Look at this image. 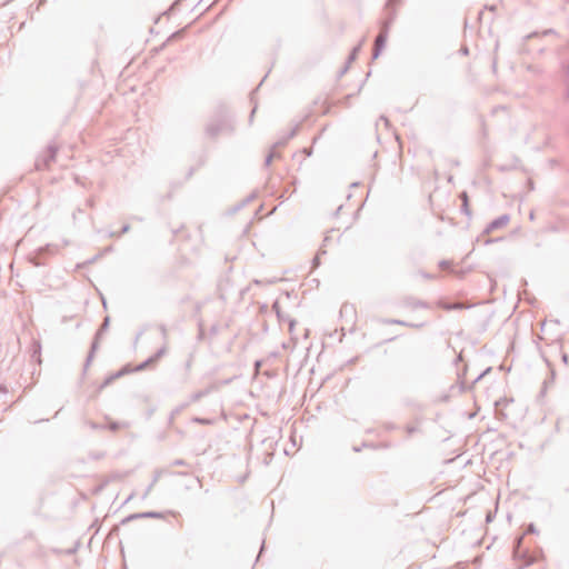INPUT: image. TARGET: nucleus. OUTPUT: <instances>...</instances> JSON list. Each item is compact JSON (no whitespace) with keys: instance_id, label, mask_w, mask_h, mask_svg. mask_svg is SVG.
<instances>
[{"instance_id":"f257e3e1","label":"nucleus","mask_w":569,"mask_h":569,"mask_svg":"<svg viewBox=\"0 0 569 569\" xmlns=\"http://www.w3.org/2000/svg\"><path fill=\"white\" fill-rule=\"evenodd\" d=\"M385 11H386V17L381 23L380 31L375 39V44H373V49H372V59L373 60L380 56L382 49L385 48L387 39H388V34H389V29L397 17L395 6H392L389 9H387V7L385 6Z\"/></svg>"},{"instance_id":"f03ea898","label":"nucleus","mask_w":569,"mask_h":569,"mask_svg":"<svg viewBox=\"0 0 569 569\" xmlns=\"http://www.w3.org/2000/svg\"><path fill=\"white\" fill-rule=\"evenodd\" d=\"M232 126L227 110L220 109L208 122L206 133L210 138H217L222 132H231Z\"/></svg>"},{"instance_id":"7ed1b4c3","label":"nucleus","mask_w":569,"mask_h":569,"mask_svg":"<svg viewBox=\"0 0 569 569\" xmlns=\"http://www.w3.org/2000/svg\"><path fill=\"white\" fill-rule=\"evenodd\" d=\"M523 536H519L515 539L512 546V557L517 562L518 569H523L533 563L535 558L527 550H522Z\"/></svg>"},{"instance_id":"20e7f679","label":"nucleus","mask_w":569,"mask_h":569,"mask_svg":"<svg viewBox=\"0 0 569 569\" xmlns=\"http://www.w3.org/2000/svg\"><path fill=\"white\" fill-rule=\"evenodd\" d=\"M58 149L59 148L56 143H50L43 151V153L36 159V170H49L51 168V164L56 161Z\"/></svg>"},{"instance_id":"39448f33","label":"nucleus","mask_w":569,"mask_h":569,"mask_svg":"<svg viewBox=\"0 0 569 569\" xmlns=\"http://www.w3.org/2000/svg\"><path fill=\"white\" fill-rule=\"evenodd\" d=\"M560 72V100L563 104H569V59L561 60L559 63Z\"/></svg>"},{"instance_id":"423d86ee","label":"nucleus","mask_w":569,"mask_h":569,"mask_svg":"<svg viewBox=\"0 0 569 569\" xmlns=\"http://www.w3.org/2000/svg\"><path fill=\"white\" fill-rule=\"evenodd\" d=\"M109 323H110V318L107 316V317L103 319V321H102V323H101V326H100L99 330H98V331L96 332V335H94L93 341H92V343H91V347H90L89 353H88V356H87V359H86V362H84V366H83V370H84V371L89 368V366H90L91 361L93 360V358H94V353H96V351H97V350H98V348H99V340H100V338L102 337V335L108 330V328H109Z\"/></svg>"},{"instance_id":"0eeeda50","label":"nucleus","mask_w":569,"mask_h":569,"mask_svg":"<svg viewBox=\"0 0 569 569\" xmlns=\"http://www.w3.org/2000/svg\"><path fill=\"white\" fill-rule=\"evenodd\" d=\"M142 371V362L138 365L127 363L121 369L116 371L114 373H111L106 378L103 383L100 386V388H104L109 385H111L114 380L120 379L127 375H130L132 372H140Z\"/></svg>"},{"instance_id":"6e6552de","label":"nucleus","mask_w":569,"mask_h":569,"mask_svg":"<svg viewBox=\"0 0 569 569\" xmlns=\"http://www.w3.org/2000/svg\"><path fill=\"white\" fill-rule=\"evenodd\" d=\"M159 330L162 336L163 343L151 357L144 359V369L153 367L157 361L167 353V329L164 326H160Z\"/></svg>"},{"instance_id":"1a4fd4ad","label":"nucleus","mask_w":569,"mask_h":569,"mask_svg":"<svg viewBox=\"0 0 569 569\" xmlns=\"http://www.w3.org/2000/svg\"><path fill=\"white\" fill-rule=\"evenodd\" d=\"M509 220H510L509 214H501L500 217H498V218L493 219L491 222H489L487 224V227L485 228L483 232L490 233L493 230L503 228L505 226H507Z\"/></svg>"},{"instance_id":"9d476101","label":"nucleus","mask_w":569,"mask_h":569,"mask_svg":"<svg viewBox=\"0 0 569 569\" xmlns=\"http://www.w3.org/2000/svg\"><path fill=\"white\" fill-rule=\"evenodd\" d=\"M299 128L300 123H296V126L288 133L279 137L271 148L276 150L277 148L284 147L288 143V141L297 134Z\"/></svg>"},{"instance_id":"9b49d317","label":"nucleus","mask_w":569,"mask_h":569,"mask_svg":"<svg viewBox=\"0 0 569 569\" xmlns=\"http://www.w3.org/2000/svg\"><path fill=\"white\" fill-rule=\"evenodd\" d=\"M403 306L410 309H428L430 305L423 300L417 299L415 297H406L402 301Z\"/></svg>"},{"instance_id":"f8f14e48","label":"nucleus","mask_w":569,"mask_h":569,"mask_svg":"<svg viewBox=\"0 0 569 569\" xmlns=\"http://www.w3.org/2000/svg\"><path fill=\"white\" fill-rule=\"evenodd\" d=\"M437 306L446 311H453V310H461L465 308H469L468 306H465L462 302H447L443 300H439L437 302Z\"/></svg>"},{"instance_id":"ddd939ff","label":"nucleus","mask_w":569,"mask_h":569,"mask_svg":"<svg viewBox=\"0 0 569 569\" xmlns=\"http://www.w3.org/2000/svg\"><path fill=\"white\" fill-rule=\"evenodd\" d=\"M174 513L172 511H144V518L150 519H167L168 517H173Z\"/></svg>"},{"instance_id":"4468645a","label":"nucleus","mask_w":569,"mask_h":569,"mask_svg":"<svg viewBox=\"0 0 569 569\" xmlns=\"http://www.w3.org/2000/svg\"><path fill=\"white\" fill-rule=\"evenodd\" d=\"M557 34H558V32H557L555 29L549 28V29H545V30H543V31H541V32H538V31L531 32V33L527 34V36L523 38V40H525V41H527V40H529V39H532V38H535V37H539V36H543V37H546V36H557Z\"/></svg>"},{"instance_id":"2eb2a0df","label":"nucleus","mask_w":569,"mask_h":569,"mask_svg":"<svg viewBox=\"0 0 569 569\" xmlns=\"http://www.w3.org/2000/svg\"><path fill=\"white\" fill-rule=\"evenodd\" d=\"M383 323L398 325V326L410 327V328H419L421 326V325L410 323V322H407V321L400 320V319H386V320H383Z\"/></svg>"},{"instance_id":"dca6fc26","label":"nucleus","mask_w":569,"mask_h":569,"mask_svg":"<svg viewBox=\"0 0 569 569\" xmlns=\"http://www.w3.org/2000/svg\"><path fill=\"white\" fill-rule=\"evenodd\" d=\"M212 389H213V387H209V388H206L203 390H199L197 392H193L190 396V401L191 402H198L202 397L208 396L211 392Z\"/></svg>"},{"instance_id":"f3484780","label":"nucleus","mask_w":569,"mask_h":569,"mask_svg":"<svg viewBox=\"0 0 569 569\" xmlns=\"http://www.w3.org/2000/svg\"><path fill=\"white\" fill-rule=\"evenodd\" d=\"M459 198L460 200L462 201V204H461V210L462 212H465L467 216H470L471 212H470V209H469V199H468V194L466 191H462L460 194H459Z\"/></svg>"},{"instance_id":"a211bd4d","label":"nucleus","mask_w":569,"mask_h":569,"mask_svg":"<svg viewBox=\"0 0 569 569\" xmlns=\"http://www.w3.org/2000/svg\"><path fill=\"white\" fill-rule=\"evenodd\" d=\"M360 49H361V43H359L351 50V52L348 57V60H347L348 64H351L357 59Z\"/></svg>"},{"instance_id":"6ab92c4d","label":"nucleus","mask_w":569,"mask_h":569,"mask_svg":"<svg viewBox=\"0 0 569 569\" xmlns=\"http://www.w3.org/2000/svg\"><path fill=\"white\" fill-rule=\"evenodd\" d=\"M552 347L557 348L559 350V352L561 353V361L565 363V365H568L569 362V356L562 351V347L560 343L558 342H553L551 345Z\"/></svg>"},{"instance_id":"aec40b11","label":"nucleus","mask_w":569,"mask_h":569,"mask_svg":"<svg viewBox=\"0 0 569 569\" xmlns=\"http://www.w3.org/2000/svg\"><path fill=\"white\" fill-rule=\"evenodd\" d=\"M40 350H41V347L38 342H34L33 346H32V358H37V360L39 362H41L40 360Z\"/></svg>"},{"instance_id":"412c9836","label":"nucleus","mask_w":569,"mask_h":569,"mask_svg":"<svg viewBox=\"0 0 569 569\" xmlns=\"http://www.w3.org/2000/svg\"><path fill=\"white\" fill-rule=\"evenodd\" d=\"M272 309L274 310V312H276V315H277V317H278V319H279L280 321L286 320L284 316L282 315V312H281V310H280V306H279V302H278V301H274V302L272 303Z\"/></svg>"},{"instance_id":"4be33fe9","label":"nucleus","mask_w":569,"mask_h":569,"mask_svg":"<svg viewBox=\"0 0 569 569\" xmlns=\"http://www.w3.org/2000/svg\"><path fill=\"white\" fill-rule=\"evenodd\" d=\"M139 518H142V513H134V515H131L127 518H124L122 521H121V526L122 527H126L131 520L133 519H139Z\"/></svg>"},{"instance_id":"5701e85b","label":"nucleus","mask_w":569,"mask_h":569,"mask_svg":"<svg viewBox=\"0 0 569 569\" xmlns=\"http://www.w3.org/2000/svg\"><path fill=\"white\" fill-rule=\"evenodd\" d=\"M278 156H279V154H277V153L274 152V149H272V148H271L270 152L268 153V156H267V157H266V159H264V167H269V166H270V163H271V161H272V159H273L274 157H278Z\"/></svg>"},{"instance_id":"b1692460","label":"nucleus","mask_w":569,"mask_h":569,"mask_svg":"<svg viewBox=\"0 0 569 569\" xmlns=\"http://www.w3.org/2000/svg\"><path fill=\"white\" fill-rule=\"evenodd\" d=\"M160 473H161L160 471H159V472H156L152 483H151V485H150V486L144 490V493H143V497H144V498L148 496L150 488H151V487H152V485L157 481V479H158V477L160 476Z\"/></svg>"},{"instance_id":"393cba45","label":"nucleus","mask_w":569,"mask_h":569,"mask_svg":"<svg viewBox=\"0 0 569 569\" xmlns=\"http://www.w3.org/2000/svg\"><path fill=\"white\" fill-rule=\"evenodd\" d=\"M406 431H407L408 436H411V435H413L415 432L418 431V428L415 427V426H407L406 427Z\"/></svg>"},{"instance_id":"a878e982","label":"nucleus","mask_w":569,"mask_h":569,"mask_svg":"<svg viewBox=\"0 0 569 569\" xmlns=\"http://www.w3.org/2000/svg\"><path fill=\"white\" fill-rule=\"evenodd\" d=\"M537 532V529L535 527L533 523H530L528 527H527V530L525 533H536Z\"/></svg>"},{"instance_id":"bb28decb","label":"nucleus","mask_w":569,"mask_h":569,"mask_svg":"<svg viewBox=\"0 0 569 569\" xmlns=\"http://www.w3.org/2000/svg\"><path fill=\"white\" fill-rule=\"evenodd\" d=\"M449 266H450V262H449V261H447V260H441V261L439 262V267H440L441 269H447Z\"/></svg>"},{"instance_id":"cd10ccee","label":"nucleus","mask_w":569,"mask_h":569,"mask_svg":"<svg viewBox=\"0 0 569 569\" xmlns=\"http://www.w3.org/2000/svg\"><path fill=\"white\" fill-rule=\"evenodd\" d=\"M218 332H219V326L218 325L211 326L210 333L211 335H217Z\"/></svg>"},{"instance_id":"c85d7f7f","label":"nucleus","mask_w":569,"mask_h":569,"mask_svg":"<svg viewBox=\"0 0 569 569\" xmlns=\"http://www.w3.org/2000/svg\"><path fill=\"white\" fill-rule=\"evenodd\" d=\"M386 430L391 431L396 429V425L392 422H388L385 425Z\"/></svg>"},{"instance_id":"c756f323","label":"nucleus","mask_w":569,"mask_h":569,"mask_svg":"<svg viewBox=\"0 0 569 569\" xmlns=\"http://www.w3.org/2000/svg\"><path fill=\"white\" fill-rule=\"evenodd\" d=\"M86 206L89 207V208H93L94 207V199L93 198H89L86 201Z\"/></svg>"},{"instance_id":"7c9ffc66","label":"nucleus","mask_w":569,"mask_h":569,"mask_svg":"<svg viewBox=\"0 0 569 569\" xmlns=\"http://www.w3.org/2000/svg\"><path fill=\"white\" fill-rule=\"evenodd\" d=\"M173 466H184L186 461L182 459H177L172 462Z\"/></svg>"},{"instance_id":"2f4dec72","label":"nucleus","mask_w":569,"mask_h":569,"mask_svg":"<svg viewBox=\"0 0 569 569\" xmlns=\"http://www.w3.org/2000/svg\"><path fill=\"white\" fill-rule=\"evenodd\" d=\"M110 430L117 431L119 429V425L117 422H112L109 425Z\"/></svg>"},{"instance_id":"473e14b6","label":"nucleus","mask_w":569,"mask_h":569,"mask_svg":"<svg viewBox=\"0 0 569 569\" xmlns=\"http://www.w3.org/2000/svg\"><path fill=\"white\" fill-rule=\"evenodd\" d=\"M397 1H398V0H388V1L386 2V7H387V9L391 8L392 6H396V2H397Z\"/></svg>"},{"instance_id":"72a5a7b5","label":"nucleus","mask_w":569,"mask_h":569,"mask_svg":"<svg viewBox=\"0 0 569 569\" xmlns=\"http://www.w3.org/2000/svg\"><path fill=\"white\" fill-rule=\"evenodd\" d=\"M182 32H183L182 30H179V31L173 32V33L168 38V40H169L170 38H178V37H180V36L182 34Z\"/></svg>"},{"instance_id":"f704fd0d","label":"nucleus","mask_w":569,"mask_h":569,"mask_svg":"<svg viewBox=\"0 0 569 569\" xmlns=\"http://www.w3.org/2000/svg\"><path fill=\"white\" fill-rule=\"evenodd\" d=\"M349 66L350 64H348V62H346V66L340 70L339 76L345 74L347 72V70L349 69Z\"/></svg>"},{"instance_id":"c9c22d12","label":"nucleus","mask_w":569,"mask_h":569,"mask_svg":"<svg viewBox=\"0 0 569 569\" xmlns=\"http://www.w3.org/2000/svg\"><path fill=\"white\" fill-rule=\"evenodd\" d=\"M420 274H421V277H423L425 279H432V278H433V276H432V274H430V273H428V272H423V271H421V272H420Z\"/></svg>"},{"instance_id":"e433bc0d","label":"nucleus","mask_w":569,"mask_h":569,"mask_svg":"<svg viewBox=\"0 0 569 569\" xmlns=\"http://www.w3.org/2000/svg\"><path fill=\"white\" fill-rule=\"evenodd\" d=\"M490 370V368H488L487 370H485L482 373H480L475 380L473 382H477L479 381L488 371Z\"/></svg>"},{"instance_id":"4c0bfd02","label":"nucleus","mask_w":569,"mask_h":569,"mask_svg":"<svg viewBox=\"0 0 569 569\" xmlns=\"http://www.w3.org/2000/svg\"><path fill=\"white\" fill-rule=\"evenodd\" d=\"M129 229H130V226H129V224H124V226L122 227L121 231H120V234H123V233L128 232V231H129Z\"/></svg>"},{"instance_id":"58836bf2","label":"nucleus","mask_w":569,"mask_h":569,"mask_svg":"<svg viewBox=\"0 0 569 569\" xmlns=\"http://www.w3.org/2000/svg\"><path fill=\"white\" fill-rule=\"evenodd\" d=\"M181 1H182V0H176V1L172 3V6L170 7V9H169V10H170V11H171V10H174V9H176V7H177Z\"/></svg>"},{"instance_id":"ea45409f","label":"nucleus","mask_w":569,"mask_h":569,"mask_svg":"<svg viewBox=\"0 0 569 569\" xmlns=\"http://www.w3.org/2000/svg\"><path fill=\"white\" fill-rule=\"evenodd\" d=\"M460 52H461L462 54L467 56V54L469 53L468 47H462V48L460 49Z\"/></svg>"},{"instance_id":"a19ab883","label":"nucleus","mask_w":569,"mask_h":569,"mask_svg":"<svg viewBox=\"0 0 569 569\" xmlns=\"http://www.w3.org/2000/svg\"><path fill=\"white\" fill-rule=\"evenodd\" d=\"M380 120L383 121L387 127L389 126V120L385 116H381Z\"/></svg>"},{"instance_id":"79ce46f5","label":"nucleus","mask_w":569,"mask_h":569,"mask_svg":"<svg viewBox=\"0 0 569 569\" xmlns=\"http://www.w3.org/2000/svg\"><path fill=\"white\" fill-rule=\"evenodd\" d=\"M253 198H254V194L249 196V197L243 201L242 206H243V204H246V203H248V202H250Z\"/></svg>"},{"instance_id":"37998d69","label":"nucleus","mask_w":569,"mask_h":569,"mask_svg":"<svg viewBox=\"0 0 569 569\" xmlns=\"http://www.w3.org/2000/svg\"><path fill=\"white\" fill-rule=\"evenodd\" d=\"M486 9L490 10V11H495L497 9V6H486Z\"/></svg>"},{"instance_id":"c03bdc74","label":"nucleus","mask_w":569,"mask_h":569,"mask_svg":"<svg viewBox=\"0 0 569 569\" xmlns=\"http://www.w3.org/2000/svg\"><path fill=\"white\" fill-rule=\"evenodd\" d=\"M199 339H202L203 338V329L202 327L200 326V330H199Z\"/></svg>"},{"instance_id":"a18cd8bd","label":"nucleus","mask_w":569,"mask_h":569,"mask_svg":"<svg viewBox=\"0 0 569 569\" xmlns=\"http://www.w3.org/2000/svg\"><path fill=\"white\" fill-rule=\"evenodd\" d=\"M312 262H313V266H318L319 264V257H316Z\"/></svg>"},{"instance_id":"49530a36","label":"nucleus","mask_w":569,"mask_h":569,"mask_svg":"<svg viewBox=\"0 0 569 569\" xmlns=\"http://www.w3.org/2000/svg\"><path fill=\"white\" fill-rule=\"evenodd\" d=\"M260 366H261V361H260V360H258V361H256V362H254V367H256V369H259V368H260Z\"/></svg>"},{"instance_id":"de8ad7c7","label":"nucleus","mask_w":569,"mask_h":569,"mask_svg":"<svg viewBox=\"0 0 569 569\" xmlns=\"http://www.w3.org/2000/svg\"><path fill=\"white\" fill-rule=\"evenodd\" d=\"M289 321V325H290V329H292L293 325H295V320H288Z\"/></svg>"},{"instance_id":"09e8293b","label":"nucleus","mask_w":569,"mask_h":569,"mask_svg":"<svg viewBox=\"0 0 569 569\" xmlns=\"http://www.w3.org/2000/svg\"><path fill=\"white\" fill-rule=\"evenodd\" d=\"M361 450L360 447H353V451L359 452Z\"/></svg>"},{"instance_id":"8fccbe9b","label":"nucleus","mask_w":569,"mask_h":569,"mask_svg":"<svg viewBox=\"0 0 569 569\" xmlns=\"http://www.w3.org/2000/svg\"><path fill=\"white\" fill-rule=\"evenodd\" d=\"M563 491H565L566 493H569V483H568V487H566Z\"/></svg>"},{"instance_id":"3c124183","label":"nucleus","mask_w":569,"mask_h":569,"mask_svg":"<svg viewBox=\"0 0 569 569\" xmlns=\"http://www.w3.org/2000/svg\"><path fill=\"white\" fill-rule=\"evenodd\" d=\"M263 548H264V541H262L260 553L262 552Z\"/></svg>"},{"instance_id":"603ef678","label":"nucleus","mask_w":569,"mask_h":569,"mask_svg":"<svg viewBox=\"0 0 569 569\" xmlns=\"http://www.w3.org/2000/svg\"><path fill=\"white\" fill-rule=\"evenodd\" d=\"M342 206H339L337 209V213L341 210Z\"/></svg>"}]
</instances>
